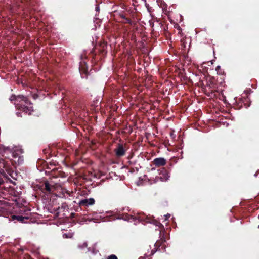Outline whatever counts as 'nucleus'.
<instances>
[{
    "instance_id": "f257e3e1",
    "label": "nucleus",
    "mask_w": 259,
    "mask_h": 259,
    "mask_svg": "<svg viewBox=\"0 0 259 259\" xmlns=\"http://www.w3.org/2000/svg\"><path fill=\"white\" fill-rule=\"evenodd\" d=\"M10 100L15 101L16 108L26 113L30 114L33 111L32 107L31 106V103L23 96H16L13 95L10 97Z\"/></svg>"
},
{
    "instance_id": "f03ea898",
    "label": "nucleus",
    "mask_w": 259,
    "mask_h": 259,
    "mask_svg": "<svg viewBox=\"0 0 259 259\" xmlns=\"http://www.w3.org/2000/svg\"><path fill=\"white\" fill-rule=\"evenodd\" d=\"M127 150L125 145L118 144L116 148L114 149L115 155L117 157L123 156Z\"/></svg>"
},
{
    "instance_id": "7ed1b4c3",
    "label": "nucleus",
    "mask_w": 259,
    "mask_h": 259,
    "mask_svg": "<svg viewBox=\"0 0 259 259\" xmlns=\"http://www.w3.org/2000/svg\"><path fill=\"white\" fill-rule=\"evenodd\" d=\"M95 203V200L90 198L89 199H83L79 201L78 204L80 206H88L93 205Z\"/></svg>"
},
{
    "instance_id": "20e7f679",
    "label": "nucleus",
    "mask_w": 259,
    "mask_h": 259,
    "mask_svg": "<svg viewBox=\"0 0 259 259\" xmlns=\"http://www.w3.org/2000/svg\"><path fill=\"white\" fill-rule=\"evenodd\" d=\"M153 164L156 166H164L166 164V160L164 158H156L153 160Z\"/></svg>"
},
{
    "instance_id": "39448f33",
    "label": "nucleus",
    "mask_w": 259,
    "mask_h": 259,
    "mask_svg": "<svg viewBox=\"0 0 259 259\" xmlns=\"http://www.w3.org/2000/svg\"><path fill=\"white\" fill-rule=\"evenodd\" d=\"M23 153L22 149L19 147H15L12 151V156L14 158H20V155Z\"/></svg>"
},
{
    "instance_id": "423d86ee",
    "label": "nucleus",
    "mask_w": 259,
    "mask_h": 259,
    "mask_svg": "<svg viewBox=\"0 0 259 259\" xmlns=\"http://www.w3.org/2000/svg\"><path fill=\"white\" fill-rule=\"evenodd\" d=\"M162 175V176H160V179L162 181L167 180L170 177L168 173L165 170H163V173Z\"/></svg>"
},
{
    "instance_id": "0eeeda50",
    "label": "nucleus",
    "mask_w": 259,
    "mask_h": 259,
    "mask_svg": "<svg viewBox=\"0 0 259 259\" xmlns=\"http://www.w3.org/2000/svg\"><path fill=\"white\" fill-rule=\"evenodd\" d=\"M12 218L13 220H17L18 221L21 222H24L25 219H28L27 218L20 215H13Z\"/></svg>"
},
{
    "instance_id": "6e6552de",
    "label": "nucleus",
    "mask_w": 259,
    "mask_h": 259,
    "mask_svg": "<svg viewBox=\"0 0 259 259\" xmlns=\"http://www.w3.org/2000/svg\"><path fill=\"white\" fill-rule=\"evenodd\" d=\"M73 233L71 232H69L68 233H64L63 235V237L65 238H71L73 237Z\"/></svg>"
},
{
    "instance_id": "1a4fd4ad",
    "label": "nucleus",
    "mask_w": 259,
    "mask_h": 259,
    "mask_svg": "<svg viewBox=\"0 0 259 259\" xmlns=\"http://www.w3.org/2000/svg\"><path fill=\"white\" fill-rule=\"evenodd\" d=\"M45 189L46 190L48 191V192H50L51 191V189L50 188V185L49 184L48 182H46L45 183Z\"/></svg>"
},
{
    "instance_id": "9d476101",
    "label": "nucleus",
    "mask_w": 259,
    "mask_h": 259,
    "mask_svg": "<svg viewBox=\"0 0 259 259\" xmlns=\"http://www.w3.org/2000/svg\"><path fill=\"white\" fill-rule=\"evenodd\" d=\"M135 218H137V219L140 221H144V217L143 215L141 214H138L137 217H135Z\"/></svg>"
},
{
    "instance_id": "9b49d317",
    "label": "nucleus",
    "mask_w": 259,
    "mask_h": 259,
    "mask_svg": "<svg viewBox=\"0 0 259 259\" xmlns=\"http://www.w3.org/2000/svg\"><path fill=\"white\" fill-rule=\"evenodd\" d=\"M106 259H118L117 257L114 254H112L108 256V257Z\"/></svg>"
},
{
    "instance_id": "f8f14e48",
    "label": "nucleus",
    "mask_w": 259,
    "mask_h": 259,
    "mask_svg": "<svg viewBox=\"0 0 259 259\" xmlns=\"http://www.w3.org/2000/svg\"><path fill=\"white\" fill-rule=\"evenodd\" d=\"M221 70V67L220 66H217L215 68V70L218 72V74H221V72L220 71Z\"/></svg>"
},
{
    "instance_id": "ddd939ff",
    "label": "nucleus",
    "mask_w": 259,
    "mask_h": 259,
    "mask_svg": "<svg viewBox=\"0 0 259 259\" xmlns=\"http://www.w3.org/2000/svg\"><path fill=\"white\" fill-rule=\"evenodd\" d=\"M164 220L166 221L170 217V214H167L166 215H164Z\"/></svg>"
},
{
    "instance_id": "4468645a",
    "label": "nucleus",
    "mask_w": 259,
    "mask_h": 259,
    "mask_svg": "<svg viewBox=\"0 0 259 259\" xmlns=\"http://www.w3.org/2000/svg\"><path fill=\"white\" fill-rule=\"evenodd\" d=\"M16 114H17V115L18 116H19V117H21V114H20V112H17V113H16Z\"/></svg>"
},
{
    "instance_id": "2eb2a0df",
    "label": "nucleus",
    "mask_w": 259,
    "mask_h": 259,
    "mask_svg": "<svg viewBox=\"0 0 259 259\" xmlns=\"http://www.w3.org/2000/svg\"><path fill=\"white\" fill-rule=\"evenodd\" d=\"M96 10L97 11H99V7H96Z\"/></svg>"
},
{
    "instance_id": "dca6fc26",
    "label": "nucleus",
    "mask_w": 259,
    "mask_h": 259,
    "mask_svg": "<svg viewBox=\"0 0 259 259\" xmlns=\"http://www.w3.org/2000/svg\"><path fill=\"white\" fill-rule=\"evenodd\" d=\"M3 183V181L2 179H0V185Z\"/></svg>"
},
{
    "instance_id": "f3484780",
    "label": "nucleus",
    "mask_w": 259,
    "mask_h": 259,
    "mask_svg": "<svg viewBox=\"0 0 259 259\" xmlns=\"http://www.w3.org/2000/svg\"><path fill=\"white\" fill-rule=\"evenodd\" d=\"M83 246H84V247H86V246H87V243H84L83 244Z\"/></svg>"
},
{
    "instance_id": "a211bd4d",
    "label": "nucleus",
    "mask_w": 259,
    "mask_h": 259,
    "mask_svg": "<svg viewBox=\"0 0 259 259\" xmlns=\"http://www.w3.org/2000/svg\"><path fill=\"white\" fill-rule=\"evenodd\" d=\"M4 167L7 168V166L6 164H4Z\"/></svg>"
},
{
    "instance_id": "6ab92c4d",
    "label": "nucleus",
    "mask_w": 259,
    "mask_h": 259,
    "mask_svg": "<svg viewBox=\"0 0 259 259\" xmlns=\"http://www.w3.org/2000/svg\"><path fill=\"white\" fill-rule=\"evenodd\" d=\"M131 219H132L133 220H134V217H131Z\"/></svg>"
},
{
    "instance_id": "aec40b11",
    "label": "nucleus",
    "mask_w": 259,
    "mask_h": 259,
    "mask_svg": "<svg viewBox=\"0 0 259 259\" xmlns=\"http://www.w3.org/2000/svg\"><path fill=\"white\" fill-rule=\"evenodd\" d=\"M140 259H144L143 257H141Z\"/></svg>"
}]
</instances>
